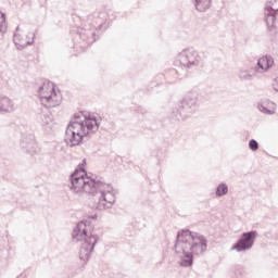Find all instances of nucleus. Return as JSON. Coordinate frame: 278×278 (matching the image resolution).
<instances>
[{
	"mask_svg": "<svg viewBox=\"0 0 278 278\" xmlns=\"http://www.w3.org/2000/svg\"><path fill=\"white\" fill-rule=\"evenodd\" d=\"M14 112V102L5 96H0V114H9Z\"/></svg>",
	"mask_w": 278,
	"mask_h": 278,
	"instance_id": "2eb2a0df",
	"label": "nucleus"
},
{
	"mask_svg": "<svg viewBox=\"0 0 278 278\" xmlns=\"http://www.w3.org/2000/svg\"><path fill=\"white\" fill-rule=\"evenodd\" d=\"M53 117L51 116V112H49V106H45L40 113L37 114V122L41 127H46V129H51V123Z\"/></svg>",
	"mask_w": 278,
	"mask_h": 278,
	"instance_id": "f8f14e48",
	"label": "nucleus"
},
{
	"mask_svg": "<svg viewBox=\"0 0 278 278\" xmlns=\"http://www.w3.org/2000/svg\"><path fill=\"white\" fill-rule=\"evenodd\" d=\"M278 20V13H273V11L265 10V23L267 28L271 34H277V29L275 28V21Z\"/></svg>",
	"mask_w": 278,
	"mask_h": 278,
	"instance_id": "4468645a",
	"label": "nucleus"
},
{
	"mask_svg": "<svg viewBox=\"0 0 278 278\" xmlns=\"http://www.w3.org/2000/svg\"><path fill=\"white\" fill-rule=\"evenodd\" d=\"M237 77L239 81H253L255 77H257V68H254L253 66H242L239 67Z\"/></svg>",
	"mask_w": 278,
	"mask_h": 278,
	"instance_id": "9d476101",
	"label": "nucleus"
},
{
	"mask_svg": "<svg viewBox=\"0 0 278 278\" xmlns=\"http://www.w3.org/2000/svg\"><path fill=\"white\" fill-rule=\"evenodd\" d=\"M229 192V187H227V184L222 182L217 186L215 194L217 197H225Z\"/></svg>",
	"mask_w": 278,
	"mask_h": 278,
	"instance_id": "aec40b11",
	"label": "nucleus"
},
{
	"mask_svg": "<svg viewBox=\"0 0 278 278\" xmlns=\"http://www.w3.org/2000/svg\"><path fill=\"white\" fill-rule=\"evenodd\" d=\"M199 92L190 91L185 96L179 108L173 109L172 118L174 121H187L199 110Z\"/></svg>",
	"mask_w": 278,
	"mask_h": 278,
	"instance_id": "39448f33",
	"label": "nucleus"
},
{
	"mask_svg": "<svg viewBox=\"0 0 278 278\" xmlns=\"http://www.w3.org/2000/svg\"><path fill=\"white\" fill-rule=\"evenodd\" d=\"M34 38H36L34 33L27 35L21 27H17L13 35V42L17 49H25V47L34 45Z\"/></svg>",
	"mask_w": 278,
	"mask_h": 278,
	"instance_id": "1a4fd4ad",
	"label": "nucleus"
},
{
	"mask_svg": "<svg viewBox=\"0 0 278 278\" xmlns=\"http://www.w3.org/2000/svg\"><path fill=\"white\" fill-rule=\"evenodd\" d=\"M72 238L74 242H81L84 240L79 251V260L88 262L92 251H94V247H97V242H99V237L88 231L86 222H80L74 228Z\"/></svg>",
	"mask_w": 278,
	"mask_h": 278,
	"instance_id": "20e7f679",
	"label": "nucleus"
},
{
	"mask_svg": "<svg viewBox=\"0 0 278 278\" xmlns=\"http://www.w3.org/2000/svg\"><path fill=\"white\" fill-rule=\"evenodd\" d=\"M257 109L263 114H268V115L275 114V103L270 101H264L263 103L258 104Z\"/></svg>",
	"mask_w": 278,
	"mask_h": 278,
	"instance_id": "dca6fc26",
	"label": "nucleus"
},
{
	"mask_svg": "<svg viewBox=\"0 0 278 278\" xmlns=\"http://www.w3.org/2000/svg\"><path fill=\"white\" fill-rule=\"evenodd\" d=\"M8 31V23L5 22V13L0 12V38H3Z\"/></svg>",
	"mask_w": 278,
	"mask_h": 278,
	"instance_id": "6ab92c4d",
	"label": "nucleus"
},
{
	"mask_svg": "<svg viewBox=\"0 0 278 278\" xmlns=\"http://www.w3.org/2000/svg\"><path fill=\"white\" fill-rule=\"evenodd\" d=\"M39 99L45 108H58L62 102V96L55 92L53 83L43 84L38 90Z\"/></svg>",
	"mask_w": 278,
	"mask_h": 278,
	"instance_id": "0eeeda50",
	"label": "nucleus"
},
{
	"mask_svg": "<svg viewBox=\"0 0 278 278\" xmlns=\"http://www.w3.org/2000/svg\"><path fill=\"white\" fill-rule=\"evenodd\" d=\"M275 64V61L273 60V56L265 55L258 59L257 65L254 66V68L257 70V73H266L273 65Z\"/></svg>",
	"mask_w": 278,
	"mask_h": 278,
	"instance_id": "ddd939ff",
	"label": "nucleus"
},
{
	"mask_svg": "<svg viewBox=\"0 0 278 278\" xmlns=\"http://www.w3.org/2000/svg\"><path fill=\"white\" fill-rule=\"evenodd\" d=\"M192 2L198 12H205L212 5V0H192Z\"/></svg>",
	"mask_w": 278,
	"mask_h": 278,
	"instance_id": "f3484780",
	"label": "nucleus"
},
{
	"mask_svg": "<svg viewBox=\"0 0 278 278\" xmlns=\"http://www.w3.org/2000/svg\"><path fill=\"white\" fill-rule=\"evenodd\" d=\"M21 148L26 151V153H36L38 151V143H36V137L31 134L24 135L21 141Z\"/></svg>",
	"mask_w": 278,
	"mask_h": 278,
	"instance_id": "9b49d317",
	"label": "nucleus"
},
{
	"mask_svg": "<svg viewBox=\"0 0 278 278\" xmlns=\"http://www.w3.org/2000/svg\"><path fill=\"white\" fill-rule=\"evenodd\" d=\"M202 58L194 48L184 49L180 53L177 54L175 60L176 66H181L186 71H194L201 64Z\"/></svg>",
	"mask_w": 278,
	"mask_h": 278,
	"instance_id": "423d86ee",
	"label": "nucleus"
},
{
	"mask_svg": "<svg viewBox=\"0 0 278 278\" xmlns=\"http://www.w3.org/2000/svg\"><path fill=\"white\" fill-rule=\"evenodd\" d=\"M99 121L94 116L76 113L66 127L64 142L67 147H78L84 138L99 131Z\"/></svg>",
	"mask_w": 278,
	"mask_h": 278,
	"instance_id": "7ed1b4c3",
	"label": "nucleus"
},
{
	"mask_svg": "<svg viewBox=\"0 0 278 278\" xmlns=\"http://www.w3.org/2000/svg\"><path fill=\"white\" fill-rule=\"evenodd\" d=\"M265 11L278 14V0H268L265 4Z\"/></svg>",
	"mask_w": 278,
	"mask_h": 278,
	"instance_id": "a211bd4d",
	"label": "nucleus"
},
{
	"mask_svg": "<svg viewBox=\"0 0 278 278\" xmlns=\"http://www.w3.org/2000/svg\"><path fill=\"white\" fill-rule=\"evenodd\" d=\"M255 238H257V231L255 230L243 232L237 243L232 247V250L238 251V253H242V251L253 249Z\"/></svg>",
	"mask_w": 278,
	"mask_h": 278,
	"instance_id": "6e6552de",
	"label": "nucleus"
},
{
	"mask_svg": "<svg viewBox=\"0 0 278 278\" xmlns=\"http://www.w3.org/2000/svg\"><path fill=\"white\" fill-rule=\"evenodd\" d=\"M249 148L251 149V151H257V149H260V143H257L255 139H251L249 141Z\"/></svg>",
	"mask_w": 278,
	"mask_h": 278,
	"instance_id": "412c9836",
	"label": "nucleus"
},
{
	"mask_svg": "<svg viewBox=\"0 0 278 278\" xmlns=\"http://www.w3.org/2000/svg\"><path fill=\"white\" fill-rule=\"evenodd\" d=\"M70 179V190L75 194H78V192L93 194L96 197V208L100 212L110 210L116 203V195L112 185L88 177L86 169L81 165L74 170Z\"/></svg>",
	"mask_w": 278,
	"mask_h": 278,
	"instance_id": "f257e3e1",
	"label": "nucleus"
},
{
	"mask_svg": "<svg viewBox=\"0 0 278 278\" xmlns=\"http://www.w3.org/2000/svg\"><path fill=\"white\" fill-rule=\"evenodd\" d=\"M174 249L177 255H182L180 266H192L193 255H203L207 251V239L189 229L180 230L177 233Z\"/></svg>",
	"mask_w": 278,
	"mask_h": 278,
	"instance_id": "f03ea898",
	"label": "nucleus"
}]
</instances>
